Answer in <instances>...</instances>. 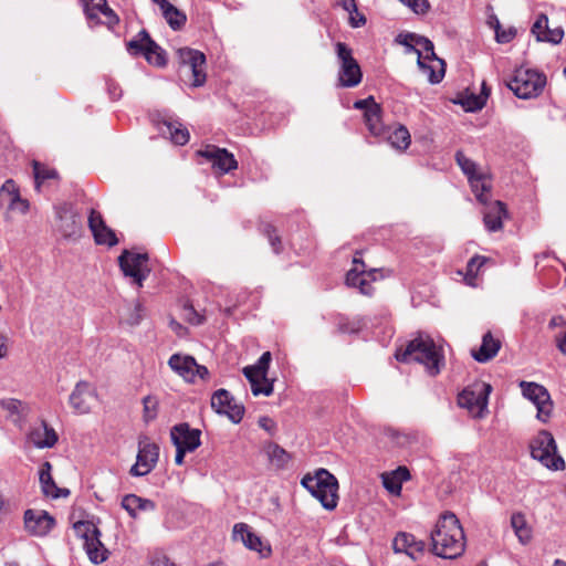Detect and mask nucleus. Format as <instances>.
<instances>
[{
  "mask_svg": "<svg viewBox=\"0 0 566 566\" xmlns=\"http://www.w3.org/2000/svg\"><path fill=\"white\" fill-rule=\"evenodd\" d=\"M430 538L432 553L442 558H457L465 549L464 531L458 517L451 512L440 516Z\"/></svg>",
  "mask_w": 566,
  "mask_h": 566,
  "instance_id": "nucleus-1",
  "label": "nucleus"
},
{
  "mask_svg": "<svg viewBox=\"0 0 566 566\" xmlns=\"http://www.w3.org/2000/svg\"><path fill=\"white\" fill-rule=\"evenodd\" d=\"M400 43L406 46L407 52L417 54L418 66L427 75L428 81L432 84L440 83L444 76V61L437 57L433 43L421 35L408 33L399 35Z\"/></svg>",
  "mask_w": 566,
  "mask_h": 566,
  "instance_id": "nucleus-2",
  "label": "nucleus"
},
{
  "mask_svg": "<svg viewBox=\"0 0 566 566\" xmlns=\"http://www.w3.org/2000/svg\"><path fill=\"white\" fill-rule=\"evenodd\" d=\"M396 358L402 363L417 361L426 366L432 376L440 373L443 356L438 350L433 339L428 335L419 334L407 346L396 352Z\"/></svg>",
  "mask_w": 566,
  "mask_h": 566,
  "instance_id": "nucleus-3",
  "label": "nucleus"
},
{
  "mask_svg": "<svg viewBox=\"0 0 566 566\" xmlns=\"http://www.w3.org/2000/svg\"><path fill=\"white\" fill-rule=\"evenodd\" d=\"M301 484L319 501L324 509L332 511L337 506L338 482L327 470L319 469L314 475H305Z\"/></svg>",
  "mask_w": 566,
  "mask_h": 566,
  "instance_id": "nucleus-4",
  "label": "nucleus"
},
{
  "mask_svg": "<svg viewBox=\"0 0 566 566\" xmlns=\"http://www.w3.org/2000/svg\"><path fill=\"white\" fill-rule=\"evenodd\" d=\"M530 448L532 458L541 462L545 468L554 471L564 469L565 462L557 454V446L551 432L546 430L539 431L531 441Z\"/></svg>",
  "mask_w": 566,
  "mask_h": 566,
  "instance_id": "nucleus-5",
  "label": "nucleus"
},
{
  "mask_svg": "<svg viewBox=\"0 0 566 566\" xmlns=\"http://www.w3.org/2000/svg\"><path fill=\"white\" fill-rule=\"evenodd\" d=\"M491 391L492 386L490 384L474 382L458 395V405L467 409L473 418L482 419L489 411L488 403Z\"/></svg>",
  "mask_w": 566,
  "mask_h": 566,
  "instance_id": "nucleus-6",
  "label": "nucleus"
},
{
  "mask_svg": "<svg viewBox=\"0 0 566 566\" xmlns=\"http://www.w3.org/2000/svg\"><path fill=\"white\" fill-rule=\"evenodd\" d=\"M546 84L545 75L528 69H517L509 81V88L523 99L532 98L541 94Z\"/></svg>",
  "mask_w": 566,
  "mask_h": 566,
  "instance_id": "nucleus-7",
  "label": "nucleus"
},
{
  "mask_svg": "<svg viewBox=\"0 0 566 566\" xmlns=\"http://www.w3.org/2000/svg\"><path fill=\"white\" fill-rule=\"evenodd\" d=\"M74 531L83 538L85 552L93 564L98 565L107 559L108 551L101 542V532L93 522L78 521L74 524Z\"/></svg>",
  "mask_w": 566,
  "mask_h": 566,
  "instance_id": "nucleus-8",
  "label": "nucleus"
},
{
  "mask_svg": "<svg viewBox=\"0 0 566 566\" xmlns=\"http://www.w3.org/2000/svg\"><path fill=\"white\" fill-rule=\"evenodd\" d=\"M336 55L339 62L338 84L342 87H355L363 78L360 66L353 56L352 49L343 43L335 44Z\"/></svg>",
  "mask_w": 566,
  "mask_h": 566,
  "instance_id": "nucleus-9",
  "label": "nucleus"
},
{
  "mask_svg": "<svg viewBox=\"0 0 566 566\" xmlns=\"http://www.w3.org/2000/svg\"><path fill=\"white\" fill-rule=\"evenodd\" d=\"M271 359V353L264 352L254 365L243 368V374L249 380L254 396L268 397L273 392V381L268 378Z\"/></svg>",
  "mask_w": 566,
  "mask_h": 566,
  "instance_id": "nucleus-10",
  "label": "nucleus"
},
{
  "mask_svg": "<svg viewBox=\"0 0 566 566\" xmlns=\"http://www.w3.org/2000/svg\"><path fill=\"white\" fill-rule=\"evenodd\" d=\"M127 50L130 54H142L148 63L163 67L167 64L166 52L150 36L146 30H142L138 34L127 43Z\"/></svg>",
  "mask_w": 566,
  "mask_h": 566,
  "instance_id": "nucleus-11",
  "label": "nucleus"
},
{
  "mask_svg": "<svg viewBox=\"0 0 566 566\" xmlns=\"http://www.w3.org/2000/svg\"><path fill=\"white\" fill-rule=\"evenodd\" d=\"M118 263L124 275L130 277L134 284L142 287L144 281L150 273L148 255L146 253H134L125 250L119 255Z\"/></svg>",
  "mask_w": 566,
  "mask_h": 566,
  "instance_id": "nucleus-12",
  "label": "nucleus"
},
{
  "mask_svg": "<svg viewBox=\"0 0 566 566\" xmlns=\"http://www.w3.org/2000/svg\"><path fill=\"white\" fill-rule=\"evenodd\" d=\"M520 387L523 396L535 405L536 418L542 422H547L553 411V401L548 390L539 384L528 381H521Z\"/></svg>",
  "mask_w": 566,
  "mask_h": 566,
  "instance_id": "nucleus-13",
  "label": "nucleus"
},
{
  "mask_svg": "<svg viewBox=\"0 0 566 566\" xmlns=\"http://www.w3.org/2000/svg\"><path fill=\"white\" fill-rule=\"evenodd\" d=\"M179 57L181 60V72L187 76H191V85L198 87L206 82V56L203 53L192 49H180Z\"/></svg>",
  "mask_w": 566,
  "mask_h": 566,
  "instance_id": "nucleus-14",
  "label": "nucleus"
},
{
  "mask_svg": "<svg viewBox=\"0 0 566 566\" xmlns=\"http://www.w3.org/2000/svg\"><path fill=\"white\" fill-rule=\"evenodd\" d=\"M59 220L57 230L65 239H77L83 231L82 217L70 203H61L55 207Z\"/></svg>",
  "mask_w": 566,
  "mask_h": 566,
  "instance_id": "nucleus-15",
  "label": "nucleus"
},
{
  "mask_svg": "<svg viewBox=\"0 0 566 566\" xmlns=\"http://www.w3.org/2000/svg\"><path fill=\"white\" fill-rule=\"evenodd\" d=\"M159 458V447L144 437L138 442L136 463L130 468L133 476H145L153 471Z\"/></svg>",
  "mask_w": 566,
  "mask_h": 566,
  "instance_id": "nucleus-16",
  "label": "nucleus"
},
{
  "mask_svg": "<svg viewBox=\"0 0 566 566\" xmlns=\"http://www.w3.org/2000/svg\"><path fill=\"white\" fill-rule=\"evenodd\" d=\"M376 269L366 270L364 261L354 256L353 266L346 274V284L357 287L364 295H371L374 292L371 283L376 280Z\"/></svg>",
  "mask_w": 566,
  "mask_h": 566,
  "instance_id": "nucleus-17",
  "label": "nucleus"
},
{
  "mask_svg": "<svg viewBox=\"0 0 566 566\" xmlns=\"http://www.w3.org/2000/svg\"><path fill=\"white\" fill-rule=\"evenodd\" d=\"M211 407L217 413L227 416L233 423H239L244 416V407L237 403L226 389H219L212 395Z\"/></svg>",
  "mask_w": 566,
  "mask_h": 566,
  "instance_id": "nucleus-18",
  "label": "nucleus"
},
{
  "mask_svg": "<svg viewBox=\"0 0 566 566\" xmlns=\"http://www.w3.org/2000/svg\"><path fill=\"white\" fill-rule=\"evenodd\" d=\"M197 155L209 161L212 168L220 174L230 172L238 167V161L233 154L229 153L226 148H220L214 145H207L205 148L199 149Z\"/></svg>",
  "mask_w": 566,
  "mask_h": 566,
  "instance_id": "nucleus-19",
  "label": "nucleus"
},
{
  "mask_svg": "<svg viewBox=\"0 0 566 566\" xmlns=\"http://www.w3.org/2000/svg\"><path fill=\"white\" fill-rule=\"evenodd\" d=\"M96 398L94 387L87 381L81 380L75 385L69 401L75 413L85 415L91 411Z\"/></svg>",
  "mask_w": 566,
  "mask_h": 566,
  "instance_id": "nucleus-20",
  "label": "nucleus"
},
{
  "mask_svg": "<svg viewBox=\"0 0 566 566\" xmlns=\"http://www.w3.org/2000/svg\"><path fill=\"white\" fill-rule=\"evenodd\" d=\"M23 520L25 531L33 536H44L54 526V518L42 510H27Z\"/></svg>",
  "mask_w": 566,
  "mask_h": 566,
  "instance_id": "nucleus-21",
  "label": "nucleus"
},
{
  "mask_svg": "<svg viewBox=\"0 0 566 566\" xmlns=\"http://www.w3.org/2000/svg\"><path fill=\"white\" fill-rule=\"evenodd\" d=\"M201 431L192 429L186 422L176 424L170 430V438L175 447L195 451L200 444Z\"/></svg>",
  "mask_w": 566,
  "mask_h": 566,
  "instance_id": "nucleus-22",
  "label": "nucleus"
},
{
  "mask_svg": "<svg viewBox=\"0 0 566 566\" xmlns=\"http://www.w3.org/2000/svg\"><path fill=\"white\" fill-rule=\"evenodd\" d=\"M57 440V433L45 421L32 426L28 433V441L38 449L53 448Z\"/></svg>",
  "mask_w": 566,
  "mask_h": 566,
  "instance_id": "nucleus-23",
  "label": "nucleus"
},
{
  "mask_svg": "<svg viewBox=\"0 0 566 566\" xmlns=\"http://www.w3.org/2000/svg\"><path fill=\"white\" fill-rule=\"evenodd\" d=\"M392 548L395 553H405L412 559H417L423 554L426 544L423 541L417 539L412 534L401 532L394 538Z\"/></svg>",
  "mask_w": 566,
  "mask_h": 566,
  "instance_id": "nucleus-24",
  "label": "nucleus"
},
{
  "mask_svg": "<svg viewBox=\"0 0 566 566\" xmlns=\"http://www.w3.org/2000/svg\"><path fill=\"white\" fill-rule=\"evenodd\" d=\"M532 33L539 42H548L552 44H559L564 38V30L562 27L551 29L548 25V18L546 14H539L532 27Z\"/></svg>",
  "mask_w": 566,
  "mask_h": 566,
  "instance_id": "nucleus-25",
  "label": "nucleus"
},
{
  "mask_svg": "<svg viewBox=\"0 0 566 566\" xmlns=\"http://www.w3.org/2000/svg\"><path fill=\"white\" fill-rule=\"evenodd\" d=\"M88 227L97 244L113 247L117 243L115 233L104 223L102 216L95 210H91L90 212Z\"/></svg>",
  "mask_w": 566,
  "mask_h": 566,
  "instance_id": "nucleus-26",
  "label": "nucleus"
},
{
  "mask_svg": "<svg viewBox=\"0 0 566 566\" xmlns=\"http://www.w3.org/2000/svg\"><path fill=\"white\" fill-rule=\"evenodd\" d=\"M168 365L187 381H196L195 368L197 361L193 357L175 354L169 358Z\"/></svg>",
  "mask_w": 566,
  "mask_h": 566,
  "instance_id": "nucleus-27",
  "label": "nucleus"
},
{
  "mask_svg": "<svg viewBox=\"0 0 566 566\" xmlns=\"http://www.w3.org/2000/svg\"><path fill=\"white\" fill-rule=\"evenodd\" d=\"M484 224L486 229L491 232H495L502 229L503 219L507 217V211L503 202L495 201L492 205L488 206L485 211L483 212Z\"/></svg>",
  "mask_w": 566,
  "mask_h": 566,
  "instance_id": "nucleus-28",
  "label": "nucleus"
},
{
  "mask_svg": "<svg viewBox=\"0 0 566 566\" xmlns=\"http://www.w3.org/2000/svg\"><path fill=\"white\" fill-rule=\"evenodd\" d=\"M158 129L163 135H168L176 145L187 144L190 137L188 129L178 120H163Z\"/></svg>",
  "mask_w": 566,
  "mask_h": 566,
  "instance_id": "nucleus-29",
  "label": "nucleus"
},
{
  "mask_svg": "<svg viewBox=\"0 0 566 566\" xmlns=\"http://www.w3.org/2000/svg\"><path fill=\"white\" fill-rule=\"evenodd\" d=\"M501 348V342L493 337L491 332L483 335L482 344L478 350H472L473 358L479 363L491 360Z\"/></svg>",
  "mask_w": 566,
  "mask_h": 566,
  "instance_id": "nucleus-30",
  "label": "nucleus"
},
{
  "mask_svg": "<svg viewBox=\"0 0 566 566\" xmlns=\"http://www.w3.org/2000/svg\"><path fill=\"white\" fill-rule=\"evenodd\" d=\"M120 505L133 518L137 517L139 511H154L156 507L151 500L140 497L136 494L125 495Z\"/></svg>",
  "mask_w": 566,
  "mask_h": 566,
  "instance_id": "nucleus-31",
  "label": "nucleus"
},
{
  "mask_svg": "<svg viewBox=\"0 0 566 566\" xmlns=\"http://www.w3.org/2000/svg\"><path fill=\"white\" fill-rule=\"evenodd\" d=\"M233 537L234 539H240L249 549L262 552L261 538L254 534L247 524H235L233 527Z\"/></svg>",
  "mask_w": 566,
  "mask_h": 566,
  "instance_id": "nucleus-32",
  "label": "nucleus"
},
{
  "mask_svg": "<svg viewBox=\"0 0 566 566\" xmlns=\"http://www.w3.org/2000/svg\"><path fill=\"white\" fill-rule=\"evenodd\" d=\"M52 465L50 462H44L40 469V483L42 491L45 495L54 499L59 497L60 489L56 486L51 475Z\"/></svg>",
  "mask_w": 566,
  "mask_h": 566,
  "instance_id": "nucleus-33",
  "label": "nucleus"
},
{
  "mask_svg": "<svg viewBox=\"0 0 566 566\" xmlns=\"http://www.w3.org/2000/svg\"><path fill=\"white\" fill-rule=\"evenodd\" d=\"M468 179L476 199L481 203L485 205L488 202V193L490 192L491 189L490 180L482 174H475L473 176H470V178Z\"/></svg>",
  "mask_w": 566,
  "mask_h": 566,
  "instance_id": "nucleus-34",
  "label": "nucleus"
},
{
  "mask_svg": "<svg viewBox=\"0 0 566 566\" xmlns=\"http://www.w3.org/2000/svg\"><path fill=\"white\" fill-rule=\"evenodd\" d=\"M365 123L370 134L379 136L384 132V125L380 118V106L378 104L371 105L364 113Z\"/></svg>",
  "mask_w": 566,
  "mask_h": 566,
  "instance_id": "nucleus-35",
  "label": "nucleus"
},
{
  "mask_svg": "<svg viewBox=\"0 0 566 566\" xmlns=\"http://www.w3.org/2000/svg\"><path fill=\"white\" fill-rule=\"evenodd\" d=\"M388 143L398 150H406L411 142L409 130L400 125L388 135Z\"/></svg>",
  "mask_w": 566,
  "mask_h": 566,
  "instance_id": "nucleus-36",
  "label": "nucleus"
},
{
  "mask_svg": "<svg viewBox=\"0 0 566 566\" xmlns=\"http://www.w3.org/2000/svg\"><path fill=\"white\" fill-rule=\"evenodd\" d=\"M161 12L169 27L174 30L181 29L187 21L186 15L170 2L161 8Z\"/></svg>",
  "mask_w": 566,
  "mask_h": 566,
  "instance_id": "nucleus-37",
  "label": "nucleus"
},
{
  "mask_svg": "<svg viewBox=\"0 0 566 566\" xmlns=\"http://www.w3.org/2000/svg\"><path fill=\"white\" fill-rule=\"evenodd\" d=\"M512 527L522 544H527L532 538L531 528L526 524L525 516L522 513H515L511 517Z\"/></svg>",
  "mask_w": 566,
  "mask_h": 566,
  "instance_id": "nucleus-38",
  "label": "nucleus"
},
{
  "mask_svg": "<svg viewBox=\"0 0 566 566\" xmlns=\"http://www.w3.org/2000/svg\"><path fill=\"white\" fill-rule=\"evenodd\" d=\"M143 420L145 423L154 421L158 416L159 398L155 395H147L142 400Z\"/></svg>",
  "mask_w": 566,
  "mask_h": 566,
  "instance_id": "nucleus-39",
  "label": "nucleus"
},
{
  "mask_svg": "<svg viewBox=\"0 0 566 566\" xmlns=\"http://www.w3.org/2000/svg\"><path fill=\"white\" fill-rule=\"evenodd\" d=\"M84 6V13L88 21L97 24L99 23V12L107 4L106 0H81Z\"/></svg>",
  "mask_w": 566,
  "mask_h": 566,
  "instance_id": "nucleus-40",
  "label": "nucleus"
},
{
  "mask_svg": "<svg viewBox=\"0 0 566 566\" xmlns=\"http://www.w3.org/2000/svg\"><path fill=\"white\" fill-rule=\"evenodd\" d=\"M495 20V40L497 43L505 44L510 43L516 36V29L510 27L509 29H502L501 23L496 15L493 17Z\"/></svg>",
  "mask_w": 566,
  "mask_h": 566,
  "instance_id": "nucleus-41",
  "label": "nucleus"
},
{
  "mask_svg": "<svg viewBox=\"0 0 566 566\" xmlns=\"http://www.w3.org/2000/svg\"><path fill=\"white\" fill-rule=\"evenodd\" d=\"M144 316V307L142 304L136 303L134 306H129L126 308V312L123 314L124 321L128 325H137L140 323Z\"/></svg>",
  "mask_w": 566,
  "mask_h": 566,
  "instance_id": "nucleus-42",
  "label": "nucleus"
},
{
  "mask_svg": "<svg viewBox=\"0 0 566 566\" xmlns=\"http://www.w3.org/2000/svg\"><path fill=\"white\" fill-rule=\"evenodd\" d=\"M488 99V92H481L479 95H471L463 102V106L469 112L482 109Z\"/></svg>",
  "mask_w": 566,
  "mask_h": 566,
  "instance_id": "nucleus-43",
  "label": "nucleus"
},
{
  "mask_svg": "<svg viewBox=\"0 0 566 566\" xmlns=\"http://www.w3.org/2000/svg\"><path fill=\"white\" fill-rule=\"evenodd\" d=\"M33 171H34V179L36 184V188L40 187L41 182H43L46 179H53L56 177V171L54 169L48 168L38 161L33 163Z\"/></svg>",
  "mask_w": 566,
  "mask_h": 566,
  "instance_id": "nucleus-44",
  "label": "nucleus"
},
{
  "mask_svg": "<svg viewBox=\"0 0 566 566\" xmlns=\"http://www.w3.org/2000/svg\"><path fill=\"white\" fill-rule=\"evenodd\" d=\"M0 406L11 417H20L25 409L23 402L14 398H6L0 400Z\"/></svg>",
  "mask_w": 566,
  "mask_h": 566,
  "instance_id": "nucleus-45",
  "label": "nucleus"
},
{
  "mask_svg": "<svg viewBox=\"0 0 566 566\" xmlns=\"http://www.w3.org/2000/svg\"><path fill=\"white\" fill-rule=\"evenodd\" d=\"M455 159L458 165L461 167L462 171L470 178L478 174L475 163L469 159L462 151H458L455 154Z\"/></svg>",
  "mask_w": 566,
  "mask_h": 566,
  "instance_id": "nucleus-46",
  "label": "nucleus"
},
{
  "mask_svg": "<svg viewBox=\"0 0 566 566\" xmlns=\"http://www.w3.org/2000/svg\"><path fill=\"white\" fill-rule=\"evenodd\" d=\"M271 461L279 468L284 467L289 461V454L286 451L279 446L271 448L269 452Z\"/></svg>",
  "mask_w": 566,
  "mask_h": 566,
  "instance_id": "nucleus-47",
  "label": "nucleus"
},
{
  "mask_svg": "<svg viewBox=\"0 0 566 566\" xmlns=\"http://www.w3.org/2000/svg\"><path fill=\"white\" fill-rule=\"evenodd\" d=\"M382 485L384 488L392 495H399L401 492V483L394 479V475L391 473H384L382 474Z\"/></svg>",
  "mask_w": 566,
  "mask_h": 566,
  "instance_id": "nucleus-48",
  "label": "nucleus"
},
{
  "mask_svg": "<svg viewBox=\"0 0 566 566\" xmlns=\"http://www.w3.org/2000/svg\"><path fill=\"white\" fill-rule=\"evenodd\" d=\"M19 190L13 180H7L0 189V200L11 201L14 196H19Z\"/></svg>",
  "mask_w": 566,
  "mask_h": 566,
  "instance_id": "nucleus-49",
  "label": "nucleus"
},
{
  "mask_svg": "<svg viewBox=\"0 0 566 566\" xmlns=\"http://www.w3.org/2000/svg\"><path fill=\"white\" fill-rule=\"evenodd\" d=\"M403 4L409 7L415 13H426L429 9L427 0H400Z\"/></svg>",
  "mask_w": 566,
  "mask_h": 566,
  "instance_id": "nucleus-50",
  "label": "nucleus"
},
{
  "mask_svg": "<svg viewBox=\"0 0 566 566\" xmlns=\"http://www.w3.org/2000/svg\"><path fill=\"white\" fill-rule=\"evenodd\" d=\"M9 208L11 210L19 211L20 213L24 214L29 210V202L25 199H22L19 196H14V199H11V201H8Z\"/></svg>",
  "mask_w": 566,
  "mask_h": 566,
  "instance_id": "nucleus-51",
  "label": "nucleus"
},
{
  "mask_svg": "<svg viewBox=\"0 0 566 566\" xmlns=\"http://www.w3.org/2000/svg\"><path fill=\"white\" fill-rule=\"evenodd\" d=\"M485 258L483 256H473L467 264V274L471 276H475L480 268L484 264Z\"/></svg>",
  "mask_w": 566,
  "mask_h": 566,
  "instance_id": "nucleus-52",
  "label": "nucleus"
},
{
  "mask_svg": "<svg viewBox=\"0 0 566 566\" xmlns=\"http://www.w3.org/2000/svg\"><path fill=\"white\" fill-rule=\"evenodd\" d=\"M99 14H103L105 17V24L112 29L113 27L117 25L119 22L118 15L114 12L113 9H111L107 4L104 7V9L99 12Z\"/></svg>",
  "mask_w": 566,
  "mask_h": 566,
  "instance_id": "nucleus-53",
  "label": "nucleus"
},
{
  "mask_svg": "<svg viewBox=\"0 0 566 566\" xmlns=\"http://www.w3.org/2000/svg\"><path fill=\"white\" fill-rule=\"evenodd\" d=\"M265 233L269 242L275 253H279L282 249L281 239L275 234V230L271 226H266Z\"/></svg>",
  "mask_w": 566,
  "mask_h": 566,
  "instance_id": "nucleus-54",
  "label": "nucleus"
},
{
  "mask_svg": "<svg viewBox=\"0 0 566 566\" xmlns=\"http://www.w3.org/2000/svg\"><path fill=\"white\" fill-rule=\"evenodd\" d=\"M184 313H185V317L191 324L199 325L202 323V316L195 311L192 305H185Z\"/></svg>",
  "mask_w": 566,
  "mask_h": 566,
  "instance_id": "nucleus-55",
  "label": "nucleus"
},
{
  "mask_svg": "<svg viewBox=\"0 0 566 566\" xmlns=\"http://www.w3.org/2000/svg\"><path fill=\"white\" fill-rule=\"evenodd\" d=\"M365 23H366L365 15L359 13L358 10H356V12H354L353 14H349V24L353 28L363 27V25H365Z\"/></svg>",
  "mask_w": 566,
  "mask_h": 566,
  "instance_id": "nucleus-56",
  "label": "nucleus"
},
{
  "mask_svg": "<svg viewBox=\"0 0 566 566\" xmlns=\"http://www.w3.org/2000/svg\"><path fill=\"white\" fill-rule=\"evenodd\" d=\"M363 327L361 319L354 321L348 324H340L339 328L344 333H356Z\"/></svg>",
  "mask_w": 566,
  "mask_h": 566,
  "instance_id": "nucleus-57",
  "label": "nucleus"
},
{
  "mask_svg": "<svg viewBox=\"0 0 566 566\" xmlns=\"http://www.w3.org/2000/svg\"><path fill=\"white\" fill-rule=\"evenodd\" d=\"M390 473L394 475V479H397L401 484L403 481H408L410 479V472L406 467H399Z\"/></svg>",
  "mask_w": 566,
  "mask_h": 566,
  "instance_id": "nucleus-58",
  "label": "nucleus"
},
{
  "mask_svg": "<svg viewBox=\"0 0 566 566\" xmlns=\"http://www.w3.org/2000/svg\"><path fill=\"white\" fill-rule=\"evenodd\" d=\"M374 104H377V103L374 101L373 96H369L368 98L356 101L354 103V107L357 109H364L365 112H367V108H369Z\"/></svg>",
  "mask_w": 566,
  "mask_h": 566,
  "instance_id": "nucleus-59",
  "label": "nucleus"
},
{
  "mask_svg": "<svg viewBox=\"0 0 566 566\" xmlns=\"http://www.w3.org/2000/svg\"><path fill=\"white\" fill-rule=\"evenodd\" d=\"M259 426L264 430L271 432L274 428V422L269 417H261L259 419Z\"/></svg>",
  "mask_w": 566,
  "mask_h": 566,
  "instance_id": "nucleus-60",
  "label": "nucleus"
},
{
  "mask_svg": "<svg viewBox=\"0 0 566 566\" xmlns=\"http://www.w3.org/2000/svg\"><path fill=\"white\" fill-rule=\"evenodd\" d=\"M342 7L349 14H353L354 12H356V10H358L355 0H342Z\"/></svg>",
  "mask_w": 566,
  "mask_h": 566,
  "instance_id": "nucleus-61",
  "label": "nucleus"
},
{
  "mask_svg": "<svg viewBox=\"0 0 566 566\" xmlns=\"http://www.w3.org/2000/svg\"><path fill=\"white\" fill-rule=\"evenodd\" d=\"M556 343H557L558 349L563 354H566V327H565V331L556 337Z\"/></svg>",
  "mask_w": 566,
  "mask_h": 566,
  "instance_id": "nucleus-62",
  "label": "nucleus"
},
{
  "mask_svg": "<svg viewBox=\"0 0 566 566\" xmlns=\"http://www.w3.org/2000/svg\"><path fill=\"white\" fill-rule=\"evenodd\" d=\"M196 379H206L209 375L208 368L202 365H198L195 368Z\"/></svg>",
  "mask_w": 566,
  "mask_h": 566,
  "instance_id": "nucleus-63",
  "label": "nucleus"
},
{
  "mask_svg": "<svg viewBox=\"0 0 566 566\" xmlns=\"http://www.w3.org/2000/svg\"><path fill=\"white\" fill-rule=\"evenodd\" d=\"M153 566H176L174 563L169 562V559L165 556L156 557L151 562Z\"/></svg>",
  "mask_w": 566,
  "mask_h": 566,
  "instance_id": "nucleus-64",
  "label": "nucleus"
}]
</instances>
